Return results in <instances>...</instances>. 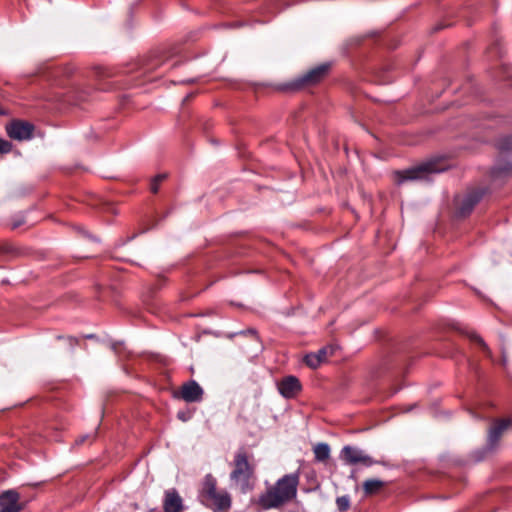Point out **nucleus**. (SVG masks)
Returning <instances> with one entry per match:
<instances>
[{"instance_id": "nucleus-6", "label": "nucleus", "mask_w": 512, "mask_h": 512, "mask_svg": "<svg viewBox=\"0 0 512 512\" xmlns=\"http://www.w3.org/2000/svg\"><path fill=\"white\" fill-rule=\"evenodd\" d=\"M340 458L347 465L362 464L365 467H370L375 464H384L383 461L374 460L372 457L367 455L363 450L356 447L346 445L340 452Z\"/></svg>"}, {"instance_id": "nucleus-1", "label": "nucleus", "mask_w": 512, "mask_h": 512, "mask_svg": "<svg viewBox=\"0 0 512 512\" xmlns=\"http://www.w3.org/2000/svg\"><path fill=\"white\" fill-rule=\"evenodd\" d=\"M300 475L298 472L285 474L258 496L256 504L261 510L277 509L297 497Z\"/></svg>"}, {"instance_id": "nucleus-7", "label": "nucleus", "mask_w": 512, "mask_h": 512, "mask_svg": "<svg viewBox=\"0 0 512 512\" xmlns=\"http://www.w3.org/2000/svg\"><path fill=\"white\" fill-rule=\"evenodd\" d=\"M34 125L23 120H12L6 127L7 135L17 141L29 140L33 137Z\"/></svg>"}, {"instance_id": "nucleus-16", "label": "nucleus", "mask_w": 512, "mask_h": 512, "mask_svg": "<svg viewBox=\"0 0 512 512\" xmlns=\"http://www.w3.org/2000/svg\"><path fill=\"white\" fill-rule=\"evenodd\" d=\"M304 363L308 367L316 369L321 364V356L316 355L315 353H309L304 357Z\"/></svg>"}, {"instance_id": "nucleus-5", "label": "nucleus", "mask_w": 512, "mask_h": 512, "mask_svg": "<svg viewBox=\"0 0 512 512\" xmlns=\"http://www.w3.org/2000/svg\"><path fill=\"white\" fill-rule=\"evenodd\" d=\"M330 63H322L286 84L285 89L299 91L319 84L329 74Z\"/></svg>"}, {"instance_id": "nucleus-15", "label": "nucleus", "mask_w": 512, "mask_h": 512, "mask_svg": "<svg viewBox=\"0 0 512 512\" xmlns=\"http://www.w3.org/2000/svg\"><path fill=\"white\" fill-rule=\"evenodd\" d=\"M315 460L325 462L330 457V447L327 443H318L313 448Z\"/></svg>"}, {"instance_id": "nucleus-19", "label": "nucleus", "mask_w": 512, "mask_h": 512, "mask_svg": "<svg viewBox=\"0 0 512 512\" xmlns=\"http://www.w3.org/2000/svg\"><path fill=\"white\" fill-rule=\"evenodd\" d=\"M157 66H158V64H153V63H148V62L142 63V64L138 65L136 69H131L128 72H133V71L139 70L141 72V74H146V73H150L153 70H155Z\"/></svg>"}, {"instance_id": "nucleus-3", "label": "nucleus", "mask_w": 512, "mask_h": 512, "mask_svg": "<svg viewBox=\"0 0 512 512\" xmlns=\"http://www.w3.org/2000/svg\"><path fill=\"white\" fill-rule=\"evenodd\" d=\"M198 500L213 512H229L232 506V497L225 489H218L217 479L208 473L204 476L199 491Z\"/></svg>"}, {"instance_id": "nucleus-23", "label": "nucleus", "mask_w": 512, "mask_h": 512, "mask_svg": "<svg viewBox=\"0 0 512 512\" xmlns=\"http://www.w3.org/2000/svg\"><path fill=\"white\" fill-rule=\"evenodd\" d=\"M57 339L64 340L67 343L68 347L71 349L75 348L78 345V339L75 337H72V336H68V337L58 336Z\"/></svg>"}, {"instance_id": "nucleus-21", "label": "nucleus", "mask_w": 512, "mask_h": 512, "mask_svg": "<svg viewBox=\"0 0 512 512\" xmlns=\"http://www.w3.org/2000/svg\"><path fill=\"white\" fill-rule=\"evenodd\" d=\"M13 145L11 142L0 138V155L11 152Z\"/></svg>"}, {"instance_id": "nucleus-12", "label": "nucleus", "mask_w": 512, "mask_h": 512, "mask_svg": "<svg viewBox=\"0 0 512 512\" xmlns=\"http://www.w3.org/2000/svg\"><path fill=\"white\" fill-rule=\"evenodd\" d=\"M512 425L511 418L497 419L490 427L488 432V443L490 446L496 445L505 431Z\"/></svg>"}, {"instance_id": "nucleus-25", "label": "nucleus", "mask_w": 512, "mask_h": 512, "mask_svg": "<svg viewBox=\"0 0 512 512\" xmlns=\"http://www.w3.org/2000/svg\"><path fill=\"white\" fill-rule=\"evenodd\" d=\"M25 223V219L24 217H18L14 220H12L11 222V229H17L18 227H20L21 225H23Z\"/></svg>"}, {"instance_id": "nucleus-11", "label": "nucleus", "mask_w": 512, "mask_h": 512, "mask_svg": "<svg viewBox=\"0 0 512 512\" xmlns=\"http://www.w3.org/2000/svg\"><path fill=\"white\" fill-rule=\"evenodd\" d=\"M163 510L164 512H183V500L175 488L165 491Z\"/></svg>"}, {"instance_id": "nucleus-10", "label": "nucleus", "mask_w": 512, "mask_h": 512, "mask_svg": "<svg viewBox=\"0 0 512 512\" xmlns=\"http://www.w3.org/2000/svg\"><path fill=\"white\" fill-rule=\"evenodd\" d=\"M203 393L202 387L195 380H190L181 386L180 398L188 403L199 402Z\"/></svg>"}, {"instance_id": "nucleus-28", "label": "nucleus", "mask_w": 512, "mask_h": 512, "mask_svg": "<svg viewBox=\"0 0 512 512\" xmlns=\"http://www.w3.org/2000/svg\"><path fill=\"white\" fill-rule=\"evenodd\" d=\"M167 175L166 174H158L154 177L153 180L161 183L162 181H164L166 179Z\"/></svg>"}, {"instance_id": "nucleus-26", "label": "nucleus", "mask_w": 512, "mask_h": 512, "mask_svg": "<svg viewBox=\"0 0 512 512\" xmlns=\"http://www.w3.org/2000/svg\"><path fill=\"white\" fill-rule=\"evenodd\" d=\"M111 349L117 353L120 354L123 350V344L122 343H112Z\"/></svg>"}, {"instance_id": "nucleus-29", "label": "nucleus", "mask_w": 512, "mask_h": 512, "mask_svg": "<svg viewBox=\"0 0 512 512\" xmlns=\"http://www.w3.org/2000/svg\"><path fill=\"white\" fill-rule=\"evenodd\" d=\"M245 334H248V335H253L255 338L258 339V335H257V332L253 329H248L247 331L244 332Z\"/></svg>"}, {"instance_id": "nucleus-2", "label": "nucleus", "mask_w": 512, "mask_h": 512, "mask_svg": "<svg viewBox=\"0 0 512 512\" xmlns=\"http://www.w3.org/2000/svg\"><path fill=\"white\" fill-rule=\"evenodd\" d=\"M230 482L232 487L246 494L252 491L257 480L256 464L253 455L246 449H239L231 462Z\"/></svg>"}, {"instance_id": "nucleus-31", "label": "nucleus", "mask_w": 512, "mask_h": 512, "mask_svg": "<svg viewBox=\"0 0 512 512\" xmlns=\"http://www.w3.org/2000/svg\"><path fill=\"white\" fill-rule=\"evenodd\" d=\"M192 97H193V94H188V95L184 98L183 102L188 101V100H189L190 98H192Z\"/></svg>"}, {"instance_id": "nucleus-13", "label": "nucleus", "mask_w": 512, "mask_h": 512, "mask_svg": "<svg viewBox=\"0 0 512 512\" xmlns=\"http://www.w3.org/2000/svg\"><path fill=\"white\" fill-rule=\"evenodd\" d=\"M484 192L480 189L470 191L461 200L458 207V213L465 217L471 213L475 205L482 199Z\"/></svg>"}, {"instance_id": "nucleus-4", "label": "nucleus", "mask_w": 512, "mask_h": 512, "mask_svg": "<svg viewBox=\"0 0 512 512\" xmlns=\"http://www.w3.org/2000/svg\"><path fill=\"white\" fill-rule=\"evenodd\" d=\"M446 167L439 160H430L417 166L396 170L393 172V179L397 185H401L406 181L423 180L432 173H439Z\"/></svg>"}, {"instance_id": "nucleus-18", "label": "nucleus", "mask_w": 512, "mask_h": 512, "mask_svg": "<svg viewBox=\"0 0 512 512\" xmlns=\"http://www.w3.org/2000/svg\"><path fill=\"white\" fill-rule=\"evenodd\" d=\"M97 437V431H93L92 433L90 434H85V435H81L79 436L76 440H75V444L76 445H82L86 442L88 443H92Z\"/></svg>"}, {"instance_id": "nucleus-14", "label": "nucleus", "mask_w": 512, "mask_h": 512, "mask_svg": "<svg viewBox=\"0 0 512 512\" xmlns=\"http://www.w3.org/2000/svg\"><path fill=\"white\" fill-rule=\"evenodd\" d=\"M386 482L379 479H367L362 484L364 496L370 497L379 494L385 487Z\"/></svg>"}, {"instance_id": "nucleus-27", "label": "nucleus", "mask_w": 512, "mask_h": 512, "mask_svg": "<svg viewBox=\"0 0 512 512\" xmlns=\"http://www.w3.org/2000/svg\"><path fill=\"white\" fill-rule=\"evenodd\" d=\"M159 184H160L159 182H157L155 180H152L151 187H150L152 193H157L158 192Z\"/></svg>"}, {"instance_id": "nucleus-8", "label": "nucleus", "mask_w": 512, "mask_h": 512, "mask_svg": "<svg viewBox=\"0 0 512 512\" xmlns=\"http://www.w3.org/2000/svg\"><path fill=\"white\" fill-rule=\"evenodd\" d=\"M19 501L20 494L16 490L3 491L0 494V512H20L23 505Z\"/></svg>"}, {"instance_id": "nucleus-22", "label": "nucleus", "mask_w": 512, "mask_h": 512, "mask_svg": "<svg viewBox=\"0 0 512 512\" xmlns=\"http://www.w3.org/2000/svg\"><path fill=\"white\" fill-rule=\"evenodd\" d=\"M332 353H333L332 347H323L320 350H318V352L315 354L321 356V363H322L323 361H325L327 359V357L329 355H332Z\"/></svg>"}, {"instance_id": "nucleus-24", "label": "nucleus", "mask_w": 512, "mask_h": 512, "mask_svg": "<svg viewBox=\"0 0 512 512\" xmlns=\"http://www.w3.org/2000/svg\"><path fill=\"white\" fill-rule=\"evenodd\" d=\"M500 149L504 151H508L512 149V138H506L501 141Z\"/></svg>"}, {"instance_id": "nucleus-32", "label": "nucleus", "mask_w": 512, "mask_h": 512, "mask_svg": "<svg viewBox=\"0 0 512 512\" xmlns=\"http://www.w3.org/2000/svg\"><path fill=\"white\" fill-rule=\"evenodd\" d=\"M5 111L0 107V115H4Z\"/></svg>"}, {"instance_id": "nucleus-9", "label": "nucleus", "mask_w": 512, "mask_h": 512, "mask_svg": "<svg viewBox=\"0 0 512 512\" xmlns=\"http://www.w3.org/2000/svg\"><path fill=\"white\" fill-rule=\"evenodd\" d=\"M302 390V385L296 376H285L278 382L279 393L287 399L296 397Z\"/></svg>"}, {"instance_id": "nucleus-20", "label": "nucleus", "mask_w": 512, "mask_h": 512, "mask_svg": "<svg viewBox=\"0 0 512 512\" xmlns=\"http://www.w3.org/2000/svg\"><path fill=\"white\" fill-rule=\"evenodd\" d=\"M469 338L476 342L481 348L482 350L487 353V354H490V349L489 347L487 346V344L485 343V341L482 339V337H480L478 334L476 333H470L469 334Z\"/></svg>"}, {"instance_id": "nucleus-33", "label": "nucleus", "mask_w": 512, "mask_h": 512, "mask_svg": "<svg viewBox=\"0 0 512 512\" xmlns=\"http://www.w3.org/2000/svg\"><path fill=\"white\" fill-rule=\"evenodd\" d=\"M93 337H94V335H92V334L87 336V338H93Z\"/></svg>"}, {"instance_id": "nucleus-17", "label": "nucleus", "mask_w": 512, "mask_h": 512, "mask_svg": "<svg viewBox=\"0 0 512 512\" xmlns=\"http://www.w3.org/2000/svg\"><path fill=\"white\" fill-rule=\"evenodd\" d=\"M336 506L339 512H346L350 509V497L348 495L336 498Z\"/></svg>"}, {"instance_id": "nucleus-30", "label": "nucleus", "mask_w": 512, "mask_h": 512, "mask_svg": "<svg viewBox=\"0 0 512 512\" xmlns=\"http://www.w3.org/2000/svg\"><path fill=\"white\" fill-rule=\"evenodd\" d=\"M1 251L5 252V253H8V252H10V247L8 245H4V246L1 247Z\"/></svg>"}]
</instances>
